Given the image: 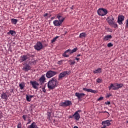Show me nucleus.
Segmentation results:
<instances>
[{
	"instance_id": "3c124183",
	"label": "nucleus",
	"mask_w": 128,
	"mask_h": 128,
	"mask_svg": "<svg viewBox=\"0 0 128 128\" xmlns=\"http://www.w3.org/2000/svg\"><path fill=\"white\" fill-rule=\"evenodd\" d=\"M74 118V115H73V116H70V118Z\"/></svg>"
},
{
	"instance_id": "4d7b16f0",
	"label": "nucleus",
	"mask_w": 128,
	"mask_h": 128,
	"mask_svg": "<svg viewBox=\"0 0 128 128\" xmlns=\"http://www.w3.org/2000/svg\"><path fill=\"white\" fill-rule=\"evenodd\" d=\"M127 124H128V121L126 122Z\"/></svg>"
},
{
	"instance_id": "c03bdc74",
	"label": "nucleus",
	"mask_w": 128,
	"mask_h": 128,
	"mask_svg": "<svg viewBox=\"0 0 128 128\" xmlns=\"http://www.w3.org/2000/svg\"><path fill=\"white\" fill-rule=\"evenodd\" d=\"M18 128H22V126L20 125V124H18L17 126Z\"/></svg>"
},
{
	"instance_id": "7ed1b4c3",
	"label": "nucleus",
	"mask_w": 128,
	"mask_h": 128,
	"mask_svg": "<svg viewBox=\"0 0 128 128\" xmlns=\"http://www.w3.org/2000/svg\"><path fill=\"white\" fill-rule=\"evenodd\" d=\"M97 12L98 14V16H106L108 14V10H106L105 8H99Z\"/></svg>"
},
{
	"instance_id": "6e6d98bb",
	"label": "nucleus",
	"mask_w": 128,
	"mask_h": 128,
	"mask_svg": "<svg viewBox=\"0 0 128 128\" xmlns=\"http://www.w3.org/2000/svg\"><path fill=\"white\" fill-rule=\"evenodd\" d=\"M103 112V113H104V112Z\"/></svg>"
},
{
	"instance_id": "f03ea898",
	"label": "nucleus",
	"mask_w": 128,
	"mask_h": 128,
	"mask_svg": "<svg viewBox=\"0 0 128 128\" xmlns=\"http://www.w3.org/2000/svg\"><path fill=\"white\" fill-rule=\"evenodd\" d=\"M32 56L31 54H27L26 55L22 56L19 59L20 62H26L28 60H30V58Z\"/></svg>"
},
{
	"instance_id": "a211bd4d",
	"label": "nucleus",
	"mask_w": 128,
	"mask_h": 128,
	"mask_svg": "<svg viewBox=\"0 0 128 128\" xmlns=\"http://www.w3.org/2000/svg\"><path fill=\"white\" fill-rule=\"evenodd\" d=\"M109 90H116V84H111L110 86H108Z\"/></svg>"
},
{
	"instance_id": "a18cd8bd",
	"label": "nucleus",
	"mask_w": 128,
	"mask_h": 128,
	"mask_svg": "<svg viewBox=\"0 0 128 128\" xmlns=\"http://www.w3.org/2000/svg\"><path fill=\"white\" fill-rule=\"evenodd\" d=\"M105 104H110V102L109 101L105 102Z\"/></svg>"
},
{
	"instance_id": "ea45409f",
	"label": "nucleus",
	"mask_w": 128,
	"mask_h": 128,
	"mask_svg": "<svg viewBox=\"0 0 128 128\" xmlns=\"http://www.w3.org/2000/svg\"><path fill=\"white\" fill-rule=\"evenodd\" d=\"M28 123H27V124H30L32 122V120L29 118L28 120Z\"/></svg>"
},
{
	"instance_id": "c756f323",
	"label": "nucleus",
	"mask_w": 128,
	"mask_h": 128,
	"mask_svg": "<svg viewBox=\"0 0 128 128\" xmlns=\"http://www.w3.org/2000/svg\"><path fill=\"white\" fill-rule=\"evenodd\" d=\"M11 22L13 24H16V22H18V20L14 19V18H12Z\"/></svg>"
},
{
	"instance_id": "393cba45",
	"label": "nucleus",
	"mask_w": 128,
	"mask_h": 128,
	"mask_svg": "<svg viewBox=\"0 0 128 128\" xmlns=\"http://www.w3.org/2000/svg\"><path fill=\"white\" fill-rule=\"evenodd\" d=\"M1 98L2 100H6V98H8V95H6V93L2 92L1 94Z\"/></svg>"
},
{
	"instance_id": "5fc2aeb1",
	"label": "nucleus",
	"mask_w": 128,
	"mask_h": 128,
	"mask_svg": "<svg viewBox=\"0 0 128 128\" xmlns=\"http://www.w3.org/2000/svg\"><path fill=\"white\" fill-rule=\"evenodd\" d=\"M77 56H80V54L77 55Z\"/></svg>"
},
{
	"instance_id": "09e8293b",
	"label": "nucleus",
	"mask_w": 128,
	"mask_h": 128,
	"mask_svg": "<svg viewBox=\"0 0 128 128\" xmlns=\"http://www.w3.org/2000/svg\"><path fill=\"white\" fill-rule=\"evenodd\" d=\"M48 14V13H46L44 15V16H46Z\"/></svg>"
},
{
	"instance_id": "2f4dec72",
	"label": "nucleus",
	"mask_w": 128,
	"mask_h": 128,
	"mask_svg": "<svg viewBox=\"0 0 128 128\" xmlns=\"http://www.w3.org/2000/svg\"><path fill=\"white\" fill-rule=\"evenodd\" d=\"M22 118L25 122H26V118H28V115L24 114Z\"/></svg>"
},
{
	"instance_id": "49530a36",
	"label": "nucleus",
	"mask_w": 128,
	"mask_h": 128,
	"mask_svg": "<svg viewBox=\"0 0 128 128\" xmlns=\"http://www.w3.org/2000/svg\"><path fill=\"white\" fill-rule=\"evenodd\" d=\"M126 28H128V19L126 20Z\"/></svg>"
},
{
	"instance_id": "f3484780",
	"label": "nucleus",
	"mask_w": 128,
	"mask_h": 128,
	"mask_svg": "<svg viewBox=\"0 0 128 128\" xmlns=\"http://www.w3.org/2000/svg\"><path fill=\"white\" fill-rule=\"evenodd\" d=\"M44 80H46V75H42L40 78L39 79V82H40V84H42L44 82Z\"/></svg>"
},
{
	"instance_id": "5701e85b",
	"label": "nucleus",
	"mask_w": 128,
	"mask_h": 128,
	"mask_svg": "<svg viewBox=\"0 0 128 128\" xmlns=\"http://www.w3.org/2000/svg\"><path fill=\"white\" fill-rule=\"evenodd\" d=\"M34 98V96L32 95H28L26 94V100L27 102H30L32 100V98Z\"/></svg>"
},
{
	"instance_id": "864d4df0",
	"label": "nucleus",
	"mask_w": 128,
	"mask_h": 128,
	"mask_svg": "<svg viewBox=\"0 0 128 128\" xmlns=\"http://www.w3.org/2000/svg\"><path fill=\"white\" fill-rule=\"evenodd\" d=\"M74 128H78V126H74Z\"/></svg>"
},
{
	"instance_id": "a878e982",
	"label": "nucleus",
	"mask_w": 128,
	"mask_h": 128,
	"mask_svg": "<svg viewBox=\"0 0 128 128\" xmlns=\"http://www.w3.org/2000/svg\"><path fill=\"white\" fill-rule=\"evenodd\" d=\"M93 72L94 74H100V72H102V68H98V69H96L94 71H93Z\"/></svg>"
},
{
	"instance_id": "39448f33",
	"label": "nucleus",
	"mask_w": 128,
	"mask_h": 128,
	"mask_svg": "<svg viewBox=\"0 0 128 128\" xmlns=\"http://www.w3.org/2000/svg\"><path fill=\"white\" fill-rule=\"evenodd\" d=\"M56 74H58L56 72L49 70L46 72V76L48 78H52V76H56Z\"/></svg>"
},
{
	"instance_id": "f704fd0d",
	"label": "nucleus",
	"mask_w": 128,
	"mask_h": 128,
	"mask_svg": "<svg viewBox=\"0 0 128 128\" xmlns=\"http://www.w3.org/2000/svg\"><path fill=\"white\" fill-rule=\"evenodd\" d=\"M62 56H64V58H68L70 56L68 54H66V53L64 52L62 54Z\"/></svg>"
},
{
	"instance_id": "c9c22d12",
	"label": "nucleus",
	"mask_w": 128,
	"mask_h": 128,
	"mask_svg": "<svg viewBox=\"0 0 128 128\" xmlns=\"http://www.w3.org/2000/svg\"><path fill=\"white\" fill-rule=\"evenodd\" d=\"M111 26H112L113 28H116V26H118V25L114 22H113V24H111Z\"/></svg>"
},
{
	"instance_id": "603ef678",
	"label": "nucleus",
	"mask_w": 128,
	"mask_h": 128,
	"mask_svg": "<svg viewBox=\"0 0 128 128\" xmlns=\"http://www.w3.org/2000/svg\"><path fill=\"white\" fill-rule=\"evenodd\" d=\"M71 10H74V6H72L71 8H70Z\"/></svg>"
},
{
	"instance_id": "4c0bfd02",
	"label": "nucleus",
	"mask_w": 128,
	"mask_h": 128,
	"mask_svg": "<svg viewBox=\"0 0 128 128\" xmlns=\"http://www.w3.org/2000/svg\"><path fill=\"white\" fill-rule=\"evenodd\" d=\"M96 82H97L98 83L102 82V80H101L100 78H98V79H96Z\"/></svg>"
},
{
	"instance_id": "1a4fd4ad",
	"label": "nucleus",
	"mask_w": 128,
	"mask_h": 128,
	"mask_svg": "<svg viewBox=\"0 0 128 128\" xmlns=\"http://www.w3.org/2000/svg\"><path fill=\"white\" fill-rule=\"evenodd\" d=\"M112 120H104L102 122V126H105L106 128V126H110L112 124Z\"/></svg>"
},
{
	"instance_id": "13d9d810",
	"label": "nucleus",
	"mask_w": 128,
	"mask_h": 128,
	"mask_svg": "<svg viewBox=\"0 0 128 128\" xmlns=\"http://www.w3.org/2000/svg\"><path fill=\"white\" fill-rule=\"evenodd\" d=\"M54 2V0H52Z\"/></svg>"
},
{
	"instance_id": "aec40b11",
	"label": "nucleus",
	"mask_w": 128,
	"mask_h": 128,
	"mask_svg": "<svg viewBox=\"0 0 128 128\" xmlns=\"http://www.w3.org/2000/svg\"><path fill=\"white\" fill-rule=\"evenodd\" d=\"M57 18H58V21L62 24L64 22V18L62 16H60V14L57 15Z\"/></svg>"
},
{
	"instance_id": "de8ad7c7",
	"label": "nucleus",
	"mask_w": 128,
	"mask_h": 128,
	"mask_svg": "<svg viewBox=\"0 0 128 128\" xmlns=\"http://www.w3.org/2000/svg\"><path fill=\"white\" fill-rule=\"evenodd\" d=\"M106 112L108 114V116H110V113H108V112L105 111V112Z\"/></svg>"
},
{
	"instance_id": "ddd939ff",
	"label": "nucleus",
	"mask_w": 128,
	"mask_h": 128,
	"mask_svg": "<svg viewBox=\"0 0 128 128\" xmlns=\"http://www.w3.org/2000/svg\"><path fill=\"white\" fill-rule=\"evenodd\" d=\"M124 20V16H120L118 17V22L119 24H122Z\"/></svg>"
},
{
	"instance_id": "0eeeda50",
	"label": "nucleus",
	"mask_w": 128,
	"mask_h": 128,
	"mask_svg": "<svg viewBox=\"0 0 128 128\" xmlns=\"http://www.w3.org/2000/svg\"><path fill=\"white\" fill-rule=\"evenodd\" d=\"M68 74H69V72L68 71H64V72L60 73L58 76V80H62V78H64V76H68Z\"/></svg>"
},
{
	"instance_id": "4be33fe9",
	"label": "nucleus",
	"mask_w": 128,
	"mask_h": 128,
	"mask_svg": "<svg viewBox=\"0 0 128 128\" xmlns=\"http://www.w3.org/2000/svg\"><path fill=\"white\" fill-rule=\"evenodd\" d=\"M28 128H38V125L35 122H32V123L28 126Z\"/></svg>"
},
{
	"instance_id": "9d476101",
	"label": "nucleus",
	"mask_w": 128,
	"mask_h": 128,
	"mask_svg": "<svg viewBox=\"0 0 128 128\" xmlns=\"http://www.w3.org/2000/svg\"><path fill=\"white\" fill-rule=\"evenodd\" d=\"M78 112H80V110H78L73 115V116H74V120H79L80 118V114Z\"/></svg>"
},
{
	"instance_id": "20e7f679",
	"label": "nucleus",
	"mask_w": 128,
	"mask_h": 128,
	"mask_svg": "<svg viewBox=\"0 0 128 128\" xmlns=\"http://www.w3.org/2000/svg\"><path fill=\"white\" fill-rule=\"evenodd\" d=\"M34 48L36 50H40L44 48V45L40 42H38L34 46Z\"/></svg>"
},
{
	"instance_id": "b1692460",
	"label": "nucleus",
	"mask_w": 128,
	"mask_h": 128,
	"mask_svg": "<svg viewBox=\"0 0 128 128\" xmlns=\"http://www.w3.org/2000/svg\"><path fill=\"white\" fill-rule=\"evenodd\" d=\"M115 86H116V90H119V88L124 86V84H118V83H116Z\"/></svg>"
},
{
	"instance_id": "423d86ee",
	"label": "nucleus",
	"mask_w": 128,
	"mask_h": 128,
	"mask_svg": "<svg viewBox=\"0 0 128 128\" xmlns=\"http://www.w3.org/2000/svg\"><path fill=\"white\" fill-rule=\"evenodd\" d=\"M72 104V102L70 100H65L64 102H62L60 104V106H64L66 108V106H70Z\"/></svg>"
},
{
	"instance_id": "c85d7f7f",
	"label": "nucleus",
	"mask_w": 128,
	"mask_h": 128,
	"mask_svg": "<svg viewBox=\"0 0 128 128\" xmlns=\"http://www.w3.org/2000/svg\"><path fill=\"white\" fill-rule=\"evenodd\" d=\"M8 34H11L12 36H16V32L12 30H10L9 32H8Z\"/></svg>"
},
{
	"instance_id": "58836bf2",
	"label": "nucleus",
	"mask_w": 128,
	"mask_h": 128,
	"mask_svg": "<svg viewBox=\"0 0 128 128\" xmlns=\"http://www.w3.org/2000/svg\"><path fill=\"white\" fill-rule=\"evenodd\" d=\"M104 100V97L102 96H101L100 98H99L98 99V100L100 101V100Z\"/></svg>"
},
{
	"instance_id": "412c9836",
	"label": "nucleus",
	"mask_w": 128,
	"mask_h": 128,
	"mask_svg": "<svg viewBox=\"0 0 128 128\" xmlns=\"http://www.w3.org/2000/svg\"><path fill=\"white\" fill-rule=\"evenodd\" d=\"M36 61L34 59H32L30 60L28 59V64H30V66H34L36 64Z\"/></svg>"
},
{
	"instance_id": "e433bc0d",
	"label": "nucleus",
	"mask_w": 128,
	"mask_h": 128,
	"mask_svg": "<svg viewBox=\"0 0 128 128\" xmlns=\"http://www.w3.org/2000/svg\"><path fill=\"white\" fill-rule=\"evenodd\" d=\"M114 46V44L111 42H110L108 44L107 46H108V48H110V46Z\"/></svg>"
},
{
	"instance_id": "6ab92c4d",
	"label": "nucleus",
	"mask_w": 128,
	"mask_h": 128,
	"mask_svg": "<svg viewBox=\"0 0 128 128\" xmlns=\"http://www.w3.org/2000/svg\"><path fill=\"white\" fill-rule=\"evenodd\" d=\"M106 20H108L109 24H114V17H111L110 18H106Z\"/></svg>"
},
{
	"instance_id": "cd10ccee",
	"label": "nucleus",
	"mask_w": 128,
	"mask_h": 128,
	"mask_svg": "<svg viewBox=\"0 0 128 128\" xmlns=\"http://www.w3.org/2000/svg\"><path fill=\"white\" fill-rule=\"evenodd\" d=\"M112 35L106 36L104 38V40H108L112 38Z\"/></svg>"
},
{
	"instance_id": "a19ab883",
	"label": "nucleus",
	"mask_w": 128,
	"mask_h": 128,
	"mask_svg": "<svg viewBox=\"0 0 128 128\" xmlns=\"http://www.w3.org/2000/svg\"><path fill=\"white\" fill-rule=\"evenodd\" d=\"M112 96V94H107L106 96V98H110V96Z\"/></svg>"
},
{
	"instance_id": "6e6552de",
	"label": "nucleus",
	"mask_w": 128,
	"mask_h": 128,
	"mask_svg": "<svg viewBox=\"0 0 128 128\" xmlns=\"http://www.w3.org/2000/svg\"><path fill=\"white\" fill-rule=\"evenodd\" d=\"M30 84H32V86L33 88L35 90H38V86H40V84L36 82V81H30Z\"/></svg>"
},
{
	"instance_id": "79ce46f5",
	"label": "nucleus",
	"mask_w": 128,
	"mask_h": 128,
	"mask_svg": "<svg viewBox=\"0 0 128 128\" xmlns=\"http://www.w3.org/2000/svg\"><path fill=\"white\" fill-rule=\"evenodd\" d=\"M62 64V60H61L60 61H58V64Z\"/></svg>"
},
{
	"instance_id": "8fccbe9b",
	"label": "nucleus",
	"mask_w": 128,
	"mask_h": 128,
	"mask_svg": "<svg viewBox=\"0 0 128 128\" xmlns=\"http://www.w3.org/2000/svg\"><path fill=\"white\" fill-rule=\"evenodd\" d=\"M76 60H80V58H76Z\"/></svg>"
},
{
	"instance_id": "473e14b6",
	"label": "nucleus",
	"mask_w": 128,
	"mask_h": 128,
	"mask_svg": "<svg viewBox=\"0 0 128 128\" xmlns=\"http://www.w3.org/2000/svg\"><path fill=\"white\" fill-rule=\"evenodd\" d=\"M58 38V36H56V37H54L52 40H51V42L53 43L54 42H56V39Z\"/></svg>"
},
{
	"instance_id": "7c9ffc66",
	"label": "nucleus",
	"mask_w": 128,
	"mask_h": 128,
	"mask_svg": "<svg viewBox=\"0 0 128 128\" xmlns=\"http://www.w3.org/2000/svg\"><path fill=\"white\" fill-rule=\"evenodd\" d=\"M86 34L84 32H82V33L80 34L79 36V38H86Z\"/></svg>"
},
{
	"instance_id": "bb28decb",
	"label": "nucleus",
	"mask_w": 128,
	"mask_h": 128,
	"mask_svg": "<svg viewBox=\"0 0 128 128\" xmlns=\"http://www.w3.org/2000/svg\"><path fill=\"white\" fill-rule=\"evenodd\" d=\"M24 86H26V84H24V82H21L19 84L20 90H24Z\"/></svg>"
},
{
	"instance_id": "f257e3e1",
	"label": "nucleus",
	"mask_w": 128,
	"mask_h": 128,
	"mask_svg": "<svg viewBox=\"0 0 128 128\" xmlns=\"http://www.w3.org/2000/svg\"><path fill=\"white\" fill-rule=\"evenodd\" d=\"M58 86V82L56 78H51L48 82V88L49 90H54Z\"/></svg>"
},
{
	"instance_id": "9b49d317",
	"label": "nucleus",
	"mask_w": 128,
	"mask_h": 128,
	"mask_svg": "<svg viewBox=\"0 0 128 128\" xmlns=\"http://www.w3.org/2000/svg\"><path fill=\"white\" fill-rule=\"evenodd\" d=\"M76 96L78 98V100H80V98H82L86 96V94L84 93H78V92H76L75 94Z\"/></svg>"
},
{
	"instance_id": "72a5a7b5",
	"label": "nucleus",
	"mask_w": 128,
	"mask_h": 128,
	"mask_svg": "<svg viewBox=\"0 0 128 128\" xmlns=\"http://www.w3.org/2000/svg\"><path fill=\"white\" fill-rule=\"evenodd\" d=\"M68 62H70V66H72V64H76V62L74 61H72V60H70Z\"/></svg>"
},
{
	"instance_id": "dca6fc26",
	"label": "nucleus",
	"mask_w": 128,
	"mask_h": 128,
	"mask_svg": "<svg viewBox=\"0 0 128 128\" xmlns=\"http://www.w3.org/2000/svg\"><path fill=\"white\" fill-rule=\"evenodd\" d=\"M62 22H60L58 20H54L53 22V24L55 26H62Z\"/></svg>"
},
{
	"instance_id": "37998d69",
	"label": "nucleus",
	"mask_w": 128,
	"mask_h": 128,
	"mask_svg": "<svg viewBox=\"0 0 128 128\" xmlns=\"http://www.w3.org/2000/svg\"><path fill=\"white\" fill-rule=\"evenodd\" d=\"M42 91L44 92H46V88H42Z\"/></svg>"
},
{
	"instance_id": "f8f14e48",
	"label": "nucleus",
	"mask_w": 128,
	"mask_h": 128,
	"mask_svg": "<svg viewBox=\"0 0 128 128\" xmlns=\"http://www.w3.org/2000/svg\"><path fill=\"white\" fill-rule=\"evenodd\" d=\"M83 90H85V92H92V94H96L98 93V91L96 90H93L92 89L83 88Z\"/></svg>"
},
{
	"instance_id": "4468645a",
	"label": "nucleus",
	"mask_w": 128,
	"mask_h": 128,
	"mask_svg": "<svg viewBox=\"0 0 128 128\" xmlns=\"http://www.w3.org/2000/svg\"><path fill=\"white\" fill-rule=\"evenodd\" d=\"M31 68L30 66V64H24V66L23 67V70H24L25 72H28V70H30Z\"/></svg>"
},
{
	"instance_id": "2eb2a0df",
	"label": "nucleus",
	"mask_w": 128,
	"mask_h": 128,
	"mask_svg": "<svg viewBox=\"0 0 128 128\" xmlns=\"http://www.w3.org/2000/svg\"><path fill=\"white\" fill-rule=\"evenodd\" d=\"M77 50H78V48H74L72 50L70 49H68V50H66L64 52H66V54H67V52H69V54H74V52H76Z\"/></svg>"
}]
</instances>
